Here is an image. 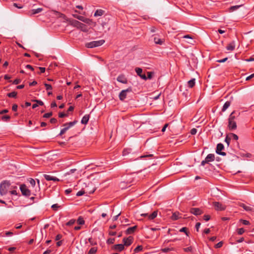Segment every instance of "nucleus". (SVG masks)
Wrapping results in <instances>:
<instances>
[{"label": "nucleus", "instance_id": "1", "mask_svg": "<svg viewBox=\"0 0 254 254\" xmlns=\"http://www.w3.org/2000/svg\"><path fill=\"white\" fill-rule=\"evenodd\" d=\"M70 24L71 26L80 29L83 32H87L88 31L89 28L88 26L77 20H73L71 21Z\"/></svg>", "mask_w": 254, "mask_h": 254}, {"label": "nucleus", "instance_id": "2", "mask_svg": "<svg viewBox=\"0 0 254 254\" xmlns=\"http://www.w3.org/2000/svg\"><path fill=\"white\" fill-rule=\"evenodd\" d=\"M235 112H233L229 116L228 119V127L230 130H233L237 128V124L235 121V117L233 115Z\"/></svg>", "mask_w": 254, "mask_h": 254}, {"label": "nucleus", "instance_id": "3", "mask_svg": "<svg viewBox=\"0 0 254 254\" xmlns=\"http://www.w3.org/2000/svg\"><path fill=\"white\" fill-rule=\"evenodd\" d=\"M10 186V183L9 182L6 181L2 182L0 184V194L1 195L6 194Z\"/></svg>", "mask_w": 254, "mask_h": 254}, {"label": "nucleus", "instance_id": "4", "mask_svg": "<svg viewBox=\"0 0 254 254\" xmlns=\"http://www.w3.org/2000/svg\"><path fill=\"white\" fill-rule=\"evenodd\" d=\"M105 43V40H100L88 42L86 44V47L88 48H93L102 45Z\"/></svg>", "mask_w": 254, "mask_h": 254}, {"label": "nucleus", "instance_id": "5", "mask_svg": "<svg viewBox=\"0 0 254 254\" xmlns=\"http://www.w3.org/2000/svg\"><path fill=\"white\" fill-rule=\"evenodd\" d=\"M20 189L23 195L29 196L31 195V191L28 189L27 187L25 185H21L20 187Z\"/></svg>", "mask_w": 254, "mask_h": 254}, {"label": "nucleus", "instance_id": "6", "mask_svg": "<svg viewBox=\"0 0 254 254\" xmlns=\"http://www.w3.org/2000/svg\"><path fill=\"white\" fill-rule=\"evenodd\" d=\"M213 206L217 211H222L225 209L226 206L219 202H213Z\"/></svg>", "mask_w": 254, "mask_h": 254}, {"label": "nucleus", "instance_id": "7", "mask_svg": "<svg viewBox=\"0 0 254 254\" xmlns=\"http://www.w3.org/2000/svg\"><path fill=\"white\" fill-rule=\"evenodd\" d=\"M224 145L222 143H218L217 145L216 152L222 156H225L226 153L224 152H222L221 151L224 149Z\"/></svg>", "mask_w": 254, "mask_h": 254}, {"label": "nucleus", "instance_id": "8", "mask_svg": "<svg viewBox=\"0 0 254 254\" xmlns=\"http://www.w3.org/2000/svg\"><path fill=\"white\" fill-rule=\"evenodd\" d=\"M141 216H147L148 219L149 220H153L154 218H155L157 216V211H154L152 214H148V213H142L140 214Z\"/></svg>", "mask_w": 254, "mask_h": 254}, {"label": "nucleus", "instance_id": "9", "mask_svg": "<svg viewBox=\"0 0 254 254\" xmlns=\"http://www.w3.org/2000/svg\"><path fill=\"white\" fill-rule=\"evenodd\" d=\"M135 71L137 73V75H138L141 78L144 80H147V76L145 74H142V69L140 67H136L135 69Z\"/></svg>", "mask_w": 254, "mask_h": 254}, {"label": "nucleus", "instance_id": "10", "mask_svg": "<svg viewBox=\"0 0 254 254\" xmlns=\"http://www.w3.org/2000/svg\"><path fill=\"white\" fill-rule=\"evenodd\" d=\"M124 247H128L130 246L133 242V238L131 236H129L127 238H124L123 240Z\"/></svg>", "mask_w": 254, "mask_h": 254}, {"label": "nucleus", "instance_id": "11", "mask_svg": "<svg viewBox=\"0 0 254 254\" xmlns=\"http://www.w3.org/2000/svg\"><path fill=\"white\" fill-rule=\"evenodd\" d=\"M190 212L194 215H199L202 214L203 211L198 208H191L190 209Z\"/></svg>", "mask_w": 254, "mask_h": 254}, {"label": "nucleus", "instance_id": "12", "mask_svg": "<svg viewBox=\"0 0 254 254\" xmlns=\"http://www.w3.org/2000/svg\"><path fill=\"white\" fill-rule=\"evenodd\" d=\"M130 91L128 89L122 90L119 94L120 99L122 101L124 100L127 97V92Z\"/></svg>", "mask_w": 254, "mask_h": 254}, {"label": "nucleus", "instance_id": "13", "mask_svg": "<svg viewBox=\"0 0 254 254\" xmlns=\"http://www.w3.org/2000/svg\"><path fill=\"white\" fill-rule=\"evenodd\" d=\"M45 179L47 181H53L54 182H58L60 180L56 177H54L49 175L45 174L44 175Z\"/></svg>", "mask_w": 254, "mask_h": 254}, {"label": "nucleus", "instance_id": "14", "mask_svg": "<svg viewBox=\"0 0 254 254\" xmlns=\"http://www.w3.org/2000/svg\"><path fill=\"white\" fill-rule=\"evenodd\" d=\"M117 81L124 84L127 83V78L124 75H120L118 76L117 77Z\"/></svg>", "mask_w": 254, "mask_h": 254}, {"label": "nucleus", "instance_id": "15", "mask_svg": "<svg viewBox=\"0 0 254 254\" xmlns=\"http://www.w3.org/2000/svg\"><path fill=\"white\" fill-rule=\"evenodd\" d=\"M124 248H125V247L123 244H117V245H115L113 246L114 250L119 251V252L122 251L123 250H124Z\"/></svg>", "mask_w": 254, "mask_h": 254}, {"label": "nucleus", "instance_id": "16", "mask_svg": "<svg viewBox=\"0 0 254 254\" xmlns=\"http://www.w3.org/2000/svg\"><path fill=\"white\" fill-rule=\"evenodd\" d=\"M76 123L75 121L69 122V123H66L64 125V130L66 131L71 127L73 126Z\"/></svg>", "mask_w": 254, "mask_h": 254}, {"label": "nucleus", "instance_id": "17", "mask_svg": "<svg viewBox=\"0 0 254 254\" xmlns=\"http://www.w3.org/2000/svg\"><path fill=\"white\" fill-rule=\"evenodd\" d=\"M235 48V41H232L230 42L228 46L226 47V49L228 51H233Z\"/></svg>", "mask_w": 254, "mask_h": 254}, {"label": "nucleus", "instance_id": "18", "mask_svg": "<svg viewBox=\"0 0 254 254\" xmlns=\"http://www.w3.org/2000/svg\"><path fill=\"white\" fill-rule=\"evenodd\" d=\"M205 159L208 163L212 162L215 159V156L213 154H209L206 157Z\"/></svg>", "mask_w": 254, "mask_h": 254}, {"label": "nucleus", "instance_id": "19", "mask_svg": "<svg viewBox=\"0 0 254 254\" xmlns=\"http://www.w3.org/2000/svg\"><path fill=\"white\" fill-rule=\"evenodd\" d=\"M180 214L178 212H175L173 213L172 216H171V219L175 221L179 219L181 217L180 216Z\"/></svg>", "mask_w": 254, "mask_h": 254}, {"label": "nucleus", "instance_id": "20", "mask_svg": "<svg viewBox=\"0 0 254 254\" xmlns=\"http://www.w3.org/2000/svg\"><path fill=\"white\" fill-rule=\"evenodd\" d=\"M154 42L156 44L162 45L164 43V40L160 39L158 36H155L154 37Z\"/></svg>", "mask_w": 254, "mask_h": 254}, {"label": "nucleus", "instance_id": "21", "mask_svg": "<svg viewBox=\"0 0 254 254\" xmlns=\"http://www.w3.org/2000/svg\"><path fill=\"white\" fill-rule=\"evenodd\" d=\"M89 119V116L88 115H85L81 119V123L82 124L86 125L88 123Z\"/></svg>", "mask_w": 254, "mask_h": 254}, {"label": "nucleus", "instance_id": "22", "mask_svg": "<svg viewBox=\"0 0 254 254\" xmlns=\"http://www.w3.org/2000/svg\"><path fill=\"white\" fill-rule=\"evenodd\" d=\"M137 228L136 226L129 227L126 231L127 234H130L133 233Z\"/></svg>", "mask_w": 254, "mask_h": 254}, {"label": "nucleus", "instance_id": "23", "mask_svg": "<svg viewBox=\"0 0 254 254\" xmlns=\"http://www.w3.org/2000/svg\"><path fill=\"white\" fill-rule=\"evenodd\" d=\"M247 211H254V209L250 206L245 205V204H242L240 205Z\"/></svg>", "mask_w": 254, "mask_h": 254}, {"label": "nucleus", "instance_id": "24", "mask_svg": "<svg viewBox=\"0 0 254 254\" xmlns=\"http://www.w3.org/2000/svg\"><path fill=\"white\" fill-rule=\"evenodd\" d=\"M82 22L89 25H95V23L93 22L91 19L87 18L84 17V20H83Z\"/></svg>", "mask_w": 254, "mask_h": 254}, {"label": "nucleus", "instance_id": "25", "mask_svg": "<svg viewBox=\"0 0 254 254\" xmlns=\"http://www.w3.org/2000/svg\"><path fill=\"white\" fill-rule=\"evenodd\" d=\"M45 86L46 87V90L49 91L48 92V95H51L52 94V92L51 91L52 89V87L50 84L45 83L44 84Z\"/></svg>", "mask_w": 254, "mask_h": 254}, {"label": "nucleus", "instance_id": "26", "mask_svg": "<svg viewBox=\"0 0 254 254\" xmlns=\"http://www.w3.org/2000/svg\"><path fill=\"white\" fill-rule=\"evenodd\" d=\"M230 105H231L230 101H228L226 102L222 107V111L225 112L229 108V107L230 106Z\"/></svg>", "mask_w": 254, "mask_h": 254}, {"label": "nucleus", "instance_id": "27", "mask_svg": "<svg viewBox=\"0 0 254 254\" xmlns=\"http://www.w3.org/2000/svg\"><path fill=\"white\" fill-rule=\"evenodd\" d=\"M43 10L42 8H38L37 9H34L31 10L30 11L31 15L36 14L37 13L41 12Z\"/></svg>", "mask_w": 254, "mask_h": 254}, {"label": "nucleus", "instance_id": "28", "mask_svg": "<svg viewBox=\"0 0 254 254\" xmlns=\"http://www.w3.org/2000/svg\"><path fill=\"white\" fill-rule=\"evenodd\" d=\"M195 79L192 78L188 82V86L190 88H192L195 85Z\"/></svg>", "mask_w": 254, "mask_h": 254}, {"label": "nucleus", "instance_id": "29", "mask_svg": "<svg viewBox=\"0 0 254 254\" xmlns=\"http://www.w3.org/2000/svg\"><path fill=\"white\" fill-rule=\"evenodd\" d=\"M104 11L102 9H98L97 10L95 13H94V16H101L103 14Z\"/></svg>", "mask_w": 254, "mask_h": 254}, {"label": "nucleus", "instance_id": "30", "mask_svg": "<svg viewBox=\"0 0 254 254\" xmlns=\"http://www.w3.org/2000/svg\"><path fill=\"white\" fill-rule=\"evenodd\" d=\"M229 136L231 137V139L237 140L239 138L238 136L234 133H230L229 134Z\"/></svg>", "mask_w": 254, "mask_h": 254}, {"label": "nucleus", "instance_id": "31", "mask_svg": "<svg viewBox=\"0 0 254 254\" xmlns=\"http://www.w3.org/2000/svg\"><path fill=\"white\" fill-rule=\"evenodd\" d=\"M17 95V93L15 91L11 92L7 94V96L10 98H15Z\"/></svg>", "mask_w": 254, "mask_h": 254}, {"label": "nucleus", "instance_id": "32", "mask_svg": "<svg viewBox=\"0 0 254 254\" xmlns=\"http://www.w3.org/2000/svg\"><path fill=\"white\" fill-rule=\"evenodd\" d=\"M240 6H241V5L232 6L230 7V8H229V11L230 12L235 11V10L238 9Z\"/></svg>", "mask_w": 254, "mask_h": 254}, {"label": "nucleus", "instance_id": "33", "mask_svg": "<svg viewBox=\"0 0 254 254\" xmlns=\"http://www.w3.org/2000/svg\"><path fill=\"white\" fill-rule=\"evenodd\" d=\"M77 222L79 225H83L84 224V220L83 218L79 217L77 220Z\"/></svg>", "mask_w": 254, "mask_h": 254}, {"label": "nucleus", "instance_id": "34", "mask_svg": "<svg viewBox=\"0 0 254 254\" xmlns=\"http://www.w3.org/2000/svg\"><path fill=\"white\" fill-rule=\"evenodd\" d=\"M97 251L96 248H91L89 251L88 254H94Z\"/></svg>", "mask_w": 254, "mask_h": 254}, {"label": "nucleus", "instance_id": "35", "mask_svg": "<svg viewBox=\"0 0 254 254\" xmlns=\"http://www.w3.org/2000/svg\"><path fill=\"white\" fill-rule=\"evenodd\" d=\"M231 137L229 136V135L228 134L227 135V136L225 138V141L227 144V145L229 146L230 144V140H231Z\"/></svg>", "mask_w": 254, "mask_h": 254}, {"label": "nucleus", "instance_id": "36", "mask_svg": "<svg viewBox=\"0 0 254 254\" xmlns=\"http://www.w3.org/2000/svg\"><path fill=\"white\" fill-rule=\"evenodd\" d=\"M142 250V247L141 246H138L137 247L135 248L134 250V253H138Z\"/></svg>", "mask_w": 254, "mask_h": 254}, {"label": "nucleus", "instance_id": "37", "mask_svg": "<svg viewBox=\"0 0 254 254\" xmlns=\"http://www.w3.org/2000/svg\"><path fill=\"white\" fill-rule=\"evenodd\" d=\"M29 182L32 187H35L36 183L34 179L30 178L29 180Z\"/></svg>", "mask_w": 254, "mask_h": 254}, {"label": "nucleus", "instance_id": "38", "mask_svg": "<svg viewBox=\"0 0 254 254\" xmlns=\"http://www.w3.org/2000/svg\"><path fill=\"white\" fill-rule=\"evenodd\" d=\"M240 221L243 223V224H244L245 225H249L250 224V222L248 220L240 219Z\"/></svg>", "mask_w": 254, "mask_h": 254}, {"label": "nucleus", "instance_id": "39", "mask_svg": "<svg viewBox=\"0 0 254 254\" xmlns=\"http://www.w3.org/2000/svg\"><path fill=\"white\" fill-rule=\"evenodd\" d=\"M237 231L239 235H242L245 232V230L242 228L238 229Z\"/></svg>", "mask_w": 254, "mask_h": 254}, {"label": "nucleus", "instance_id": "40", "mask_svg": "<svg viewBox=\"0 0 254 254\" xmlns=\"http://www.w3.org/2000/svg\"><path fill=\"white\" fill-rule=\"evenodd\" d=\"M75 222V220L74 219H71L68 222L66 223V225L67 226H71L73 225Z\"/></svg>", "mask_w": 254, "mask_h": 254}, {"label": "nucleus", "instance_id": "41", "mask_svg": "<svg viewBox=\"0 0 254 254\" xmlns=\"http://www.w3.org/2000/svg\"><path fill=\"white\" fill-rule=\"evenodd\" d=\"M60 206L58 204L56 203V204H54L53 205H52L51 207L53 208V210H57L60 207Z\"/></svg>", "mask_w": 254, "mask_h": 254}, {"label": "nucleus", "instance_id": "42", "mask_svg": "<svg viewBox=\"0 0 254 254\" xmlns=\"http://www.w3.org/2000/svg\"><path fill=\"white\" fill-rule=\"evenodd\" d=\"M10 117L8 115L3 116L2 117L1 119L3 121H7L10 119Z\"/></svg>", "mask_w": 254, "mask_h": 254}, {"label": "nucleus", "instance_id": "43", "mask_svg": "<svg viewBox=\"0 0 254 254\" xmlns=\"http://www.w3.org/2000/svg\"><path fill=\"white\" fill-rule=\"evenodd\" d=\"M114 242H115L114 238H109L107 241V243L108 244H113L114 243Z\"/></svg>", "mask_w": 254, "mask_h": 254}, {"label": "nucleus", "instance_id": "44", "mask_svg": "<svg viewBox=\"0 0 254 254\" xmlns=\"http://www.w3.org/2000/svg\"><path fill=\"white\" fill-rule=\"evenodd\" d=\"M52 112L47 113L44 115L43 117L46 118H50L51 116H52Z\"/></svg>", "mask_w": 254, "mask_h": 254}, {"label": "nucleus", "instance_id": "45", "mask_svg": "<svg viewBox=\"0 0 254 254\" xmlns=\"http://www.w3.org/2000/svg\"><path fill=\"white\" fill-rule=\"evenodd\" d=\"M74 17L76 18L77 19H78V20L82 21L83 20H84V17L83 16H80V15H74Z\"/></svg>", "mask_w": 254, "mask_h": 254}, {"label": "nucleus", "instance_id": "46", "mask_svg": "<svg viewBox=\"0 0 254 254\" xmlns=\"http://www.w3.org/2000/svg\"><path fill=\"white\" fill-rule=\"evenodd\" d=\"M85 193V191L84 190H80V191H78L77 193H76V195L77 196H81L83 194H84V193Z\"/></svg>", "mask_w": 254, "mask_h": 254}, {"label": "nucleus", "instance_id": "47", "mask_svg": "<svg viewBox=\"0 0 254 254\" xmlns=\"http://www.w3.org/2000/svg\"><path fill=\"white\" fill-rule=\"evenodd\" d=\"M222 245H223V242H220L215 245V247L216 248H220L222 246Z\"/></svg>", "mask_w": 254, "mask_h": 254}, {"label": "nucleus", "instance_id": "48", "mask_svg": "<svg viewBox=\"0 0 254 254\" xmlns=\"http://www.w3.org/2000/svg\"><path fill=\"white\" fill-rule=\"evenodd\" d=\"M21 82V80L20 79H16L13 81V84L17 85L19 84Z\"/></svg>", "mask_w": 254, "mask_h": 254}, {"label": "nucleus", "instance_id": "49", "mask_svg": "<svg viewBox=\"0 0 254 254\" xmlns=\"http://www.w3.org/2000/svg\"><path fill=\"white\" fill-rule=\"evenodd\" d=\"M197 132V129L196 128H192L190 130V133L192 135L195 134Z\"/></svg>", "mask_w": 254, "mask_h": 254}, {"label": "nucleus", "instance_id": "50", "mask_svg": "<svg viewBox=\"0 0 254 254\" xmlns=\"http://www.w3.org/2000/svg\"><path fill=\"white\" fill-rule=\"evenodd\" d=\"M184 250L186 252H191V250H192V248H191V247H188V248H184Z\"/></svg>", "mask_w": 254, "mask_h": 254}, {"label": "nucleus", "instance_id": "51", "mask_svg": "<svg viewBox=\"0 0 254 254\" xmlns=\"http://www.w3.org/2000/svg\"><path fill=\"white\" fill-rule=\"evenodd\" d=\"M201 224L199 222L196 223L195 225V228L197 232L199 231V228L200 227Z\"/></svg>", "mask_w": 254, "mask_h": 254}, {"label": "nucleus", "instance_id": "52", "mask_svg": "<svg viewBox=\"0 0 254 254\" xmlns=\"http://www.w3.org/2000/svg\"><path fill=\"white\" fill-rule=\"evenodd\" d=\"M152 77V73L151 72H147V79H151Z\"/></svg>", "mask_w": 254, "mask_h": 254}, {"label": "nucleus", "instance_id": "53", "mask_svg": "<svg viewBox=\"0 0 254 254\" xmlns=\"http://www.w3.org/2000/svg\"><path fill=\"white\" fill-rule=\"evenodd\" d=\"M38 68L40 70V72L38 73H44L45 71V68L43 67H39Z\"/></svg>", "mask_w": 254, "mask_h": 254}, {"label": "nucleus", "instance_id": "54", "mask_svg": "<svg viewBox=\"0 0 254 254\" xmlns=\"http://www.w3.org/2000/svg\"><path fill=\"white\" fill-rule=\"evenodd\" d=\"M180 231L181 232H185L187 235V228L186 227H183L180 230Z\"/></svg>", "mask_w": 254, "mask_h": 254}, {"label": "nucleus", "instance_id": "55", "mask_svg": "<svg viewBox=\"0 0 254 254\" xmlns=\"http://www.w3.org/2000/svg\"><path fill=\"white\" fill-rule=\"evenodd\" d=\"M17 107H18V106L16 104H13L12 107V110L13 111H16L17 109Z\"/></svg>", "mask_w": 254, "mask_h": 254}, {"label": "nucleus", "instance_id": "56", "mask_svg": "<svg viewBox=\"0 0 254 254\" xmlns=\"http://www.w3.org/2000/svg\"><path fill=\"white\" fill-rule=\"evenodd\" d=\"M203 219L206 221H207L210 219V216L208 215H205L203 216Z\"/></svg>", "mask_w": 254, "mask_h": 254}, {"label": "nucleus", "instance_id": "57", "mask_svg": "<svg viewBox=\"0 0 254 254\" xmlns=\"http://www.w3.org/2000/svg\"><path fill=\"white\" fill-rule=\"evenodd\" d=\"M66 116H67V115L65 114L64 113H60L59 114V116L60 118H64V117H65Z\"/></svg>", "mask_w": 254, "mask_h": 254}, {"label": "nucleus", "instance_id": "58", "mask_svg": "<svg viewBox=\"0 0 254 254\" xmlns=\"http://www.w3.org/2000/svg\"><path fill=\"white\" fill-rule=\"evenodd\" d=\"M35 101L38 103V105H39L40 106H42L44 105V103L41 100H35Z\"/></svg>", "mask_w": 254, "mask_h": 254}, {"label": "nucleus", "instance_id": "59", "mask_svg": "<svg viewBox=\"0 0 254 254\" xmlns=\"http://www.w3.org/2000/svg\"><path fill=\"white\" fill-rule=\"evenodd\" d=\"M12 235H13V233L11 232H10V231L6 232L5 233V236H7V237L11 236Z\"/></svg>", "mask_w": 254, "mask_h": 254}, {"label": "nucleus", "instance_id": "60", "mask_svg": "<svg viewBox=\"0 0 254 254\" xmlns=\"http://www.w3.org/2000/svg\"><path fill=\"white\" fill-rule=\"evenodd\" d=\"M57 122V120L55 118H52L51 120H50V122L52 123V124H55Z\"/></svg>", "mask_w": 254, "mask_h": 254}, {"label": "nucleus", "instance_id": "61", "mask_svg": "<svg viewBox=\"0 0 254 254\" xmlns=\"http://www.w3.org/2000/svg\"><path fill=\"white\" fill-rule=\"evenodd\" d=\"M62 236L61 235L58 234L56 237V240L59 241L62 238Z\"/></svg>", "mask_w": 254, "mask_h": 254}, {"label": "nucleus", "instance_id": "62", "mask_svg": "<svg viewBox=\"0 0 254 254\" xmlns=\"http://www.w3.org/2000/svg\"><path fill=\"white\" fill-rule=\"evenodd\" d=\"M26 68H28L31 70H33L34 68L30 64H27L26 65Z\"/></svg>", "mask_w": 254, "mask_h": 254}, {"label": "nucleus", "instance_id": "63", "mask_svg": "<svg viewBox=\"0 0 254 254\" xmlns=\"http://www.w3.org/2000/svg\"><path fill=\"white\" fill-rule=\"evenodd\" d=\"M254 77V73L249 75L246 78V80H249Z\"/></svg>", "mask_w": 254, "mask_h": 254}, {"label": "nucleus", "instance_id": "64", "mask_svg": "<svg viewBox=\"0 0 254 254\" xmlns=\"http://www.w3.org/2000/svg\"><path fill=\"white\" fill-rule=\"evenodd\" d=\"M37 83V82L36 81H34L31 83H29V85L30 86H34L35 85H36Z\"/></svg>", "mask_w": 254, "mask_h": 254}]
</instances>
